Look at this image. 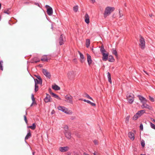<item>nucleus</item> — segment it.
I'll return each mask as SVG.
<instances>
[{
    "instance_id": "nucleus-31",
    "label": "nucleus",
    "mask_w": 155,
    "mask_h": 155,
    "mask_svg": "<svg viewBox=\"0 0 155 155\" xmlns=\"http://www.w3.org/2000/svg\"><path fill=\"white\" fill-rule=\"evenodd\" d=\"M90 40L89 39H86V46L87 48H88L89 47L90 45Z\"/></svg>"
},
{
    "instance_id": "nucleus-5",
    "label": "nucleus",
    "mask_w": 155,
    "mask_h": 155,
    "mask_svg": "<svg viewBox=\"0 0 155 155\" xmlns=\"http://www.w3.org/2000/svg\"><path fill=\"white\" fill-rule=\"evenodd\" d=\"M65 101H67L71 104H72V97L70 95H67L65 97Z\"/></svg>"
},
{
    "instance_id": "nucleus-19",
    "label": "nucleus",
    "mask_w": 155,
    "mask_h": 155,
    "mask_svg": "<svg viewBox=\"0 0 155 155\" xmlns=\"http://www.w3.org/2000/svg\"><path fill=\"white\" fill-rule=\"evenodd\" d=\"M31 99L32 101V104H31L30 105V107H32L33 104H36V103L35 101V99L34 97V95L33 94H31Z\"/></svg>"
},
{
    "instance_id": "nucleus-14",
    "label": "nucleus",
    "mask_w": 155,
    "mask_h": 155,
    "mask_svg": "<svg viewBox=\"0 0 155 155\" xmlns=\"http://www.w3.org/2000/svg\"><path fill=\"white\" fill-rule=\"evenodd\" d=\"M40 61V60L38 57H34L31 60L30 62L32 63H37Z\"/></svg>"
},
{
    "instance_id": "nucleus-20",
    "label": "nucleus",
    "mask_w": 155,
    "mask_h": 155,
    "mask_svg": "<svg viewBox=\"0 0 155 155\" xmlns=\"http://www.w3.org/2000/svg\"><path fill=\"white\" fill-rule=\"evenodd\" d=\"M108 60L110 62H114L115 59L114 58V57L112 55H109L108 57Z\"/></svg>"
},
{
    "instance_id": "nucleus-58",
    "label": "nucleus",
    "mask_w": 155,
    "mask_h": 155,
    "mask_svg": "<svg viewBox=\"0 0 155 155\" xmlns=\"http://www.w3.org/2000/svg\"><path fill=\"white\" fill-rule=\"evenodd\" d=\"M30 137V136H25V140H26L28 139Z\"/></svg>"
},
{
    "instance_id": "nucleus-16",
    "label": "nucleus",
    "mask_w": 155,
    "mask_h": 155,
    "mask_svg": "<svg viewBox=\"0 0 155 155\" xmlns=\"http://www.w3.org/2000/svg\"><path fill=\"white\" fill-rule=\"evenodd\" d=\"M58 108L59 110H61L66 114L68 113V112L65 110V107H64L59 106L58 107Z\"/></svg>"
},
{
    "instance_id": "nucleus-39",
    "label": "nucleus",
    "mask_w": 155,
    "mask_h": 155,
    "mask_svg": "<svg viewBox=\"0 0 155 155\" xmlns=\"http://www.w3.org/2000/svg\"><path fill=\"white\" fill-rule=\"evenodd\" d=\"M141 145L143 147H144L145 146V142L143 140H142L141 141Z\"/></svg>"
},
{
    "instance_id": "nucleus-26",
    "label": "nucleus",
    "mask_w": 155,
    "mask_h": 155,
    "mask_svg": "<svg viewBox=\"0 0 155 155\" xmlns=\"http://www.w3.org/2000/svg\"><path fill=\"white\" fill-rule=\"evenodd\" d=\"M137 113L140 116V117L142 114L145 113V110H139Z\"/></svg>"
},
{
    "instance_id": "nucleus-29",
    "label": "nucleus",
    "mask_w": 155,
    "mask_h": 155,
    "mask_svg": "<svg viewBox=\"0 0 155 155\" xmlns=\"http://www.w3.org/2000/svg\"><path fill=\"white\" fill-rule=\"evenodd\" d=\"M36 125L35 123L33 124L32 125L28 126V128H30L32 130H35L36 128Z\"/></svg>"
},
{
    "instance_id": "nucleus-12",
    "label": "nucleus",
    "mask_w": 155,
    "mask_h": 155,
    "mask_svg": "<svg viewBox=\"0 0 155 155\" xmlns=\"http://www.w3.org/2000/svg\"><path fill=\"white\" fill-rule=\"evenodd\" d=\"M87 61L88 64L89 66H90V65L91 64L92 61L91 59V55L88 53L87 54Z\"/></svg>"
},
{
    "instance_id": "nucleus-4",
    "label": "nucleus",
    "mask_w": 155,
    "mask_h": 155,
    "mask_svg": "<svg viewBox=\"0 0 155 155\" xmlns=\"http://www.w3.org/2000/svg\"><path fill=\"white\" fill-rule=\"evenodd\" d=\"M42 72L43 74L48 78L50 79L51 78V75L50 73L47 70L45 69H43Z\"/></svg>"
},
{
    "instance_id": "nucleus-35",
    "label": "nucleus",
    "mask_w": 155,
    "mask_h": 155,
    "mask_svg": "<svg viewBox=\"0 0 155 155\" xmlns=\"http://www.w3.org/2000/svg\"><path fill=\"white\" fill-rule=\"evenodd\" d=\"M44 101L46 103L52 101V100H50V99H48L47 96L44 99Z\"/></svg>"
},
{
    "instance_id": "nucleus-59",
    "label": "nucleus",
    "mask_w": 155,
    "mask_h": 155,
    "mask_svg": "<svg viewBox=\"0 0 155 155\" xmlns=\"http://www.w3.org/2000/svg\"><path fill=\"white\" fill-rule=\"evenodd\" d=\"M84 155H89L88 154L86 153H84Z\"/></svg>"
},
{
    "instance_id": "nucleus-43",
    "label": "nucleus",
    "mask_w": 155,
    "mask_h": 155,
    "mask_svg": "<svg viewBox=\"0 0 155 155\" xmlns=\"http://www.w3.org/2000/svg\"><path fill=\"white\" fill-rule=\"evenodd\" d=\"M149 100L152 102H154V98L151 97L150 96H149Z\"/></svg>"
},
{
    "instance_id": "nucleus-18",
    "label": "nucleus",
    "mask_w": 155,
    "mask_h": 155,
    "mask_svg": "<svg viewBox=\"0 0 155 155\" xmlns=\"http://www.w3.org/2000/svg\"><path fill=\"white\" fill-rule=\"evenodd\" d=\"M34 81L35 84H40V85H42V79H34Z\"/></svg>"
},
{
    "instance_id": "nucleus-34",
    "label": "nucleus",
    "mask_w": 155,
    "mask_h": 155,
    "mask_svg": "<svg viewBox=\"0 0 155 155\" xmlns=\"http://www.w3.org/2000/svg\"><path fill=\"white\" fill-rule=\"evenodd\" d=\"M11 9V8H8L7 10L5 9L4 10V13L5 14H7L8 15H9L10 13V12H9V10Z\"/></svg>"
},
{
    "instance_id": "nucleus-61",
    "label": "nucleus",
    "mask_w": 155,
    "mask_h": 155,
    "mask_svg": "<svg viewBox=\"0 0 155 155\" xmlns=\"http://www.w3.org/2000/svg\"><path fill=\"white\" fill-rule=\"evenodd\" d=\"M89 99H91V100H92V101H93V98L91 97H89Z\"/></svg>"
},
{
    "instance_id": "nucleus-24",
    "label": "nucleus",
    "mask_w": 155,
    "mask_h": 155,
    "mask_svg": "<svg viewBox=\"0 0 155 155\" xmlns=\"http://www.w3.org/2000/svg\"><path fill=\"white\" fill-rule=\"evenodd\" d=\"M51 95H52V96L54 98H56L59 100H61V98L59 96L56 94H54L53 93H51Z\"/></svg>"
},
{
    "instance_id": "nucleus-54",
    "label": "nucleus",
    "mask_w": 155,
    "mask_h": 155,
    "mask_svg": "<svg viewBox=\"0 0 155 155\" xmlns=\"http://www.w3.org/2000/svg\"><path fill=\"white\" fill-rule=\"evenodd\" d=\"M108 81L111 84V82H112V81H111V78H108Z\"/></svg>"
},
{
    "instance_id": "nucleus-30",
    "label": "nucleus",
    "mask_w": 155,
    "mask_h": 155,
    "mask_svg": "<svg viewBox=\"0 0 155 155\" xmlns=\"http://www.w3.org/2000/svg\"><path fill=\"white\" fill-rule=\"evenodd\" d=\"M136 135V131L135 130H133V132H130L128 133V136H132Z\"/></svg>"
},
{
    "instance_id": "nucleus-6",
    "label": "nucleus",
    "mask_w": 155,
    "mask_h": 155,
    "mask_svg": "<svg viewBox=\"0 0 155 155\" xmlns=\"http://www.w3.org/2000/svg\"><path fill=\"white\" fill-rule=\"evenodd\" d=\"M147 102H145V103H143L142 104V105L141 106V107L142 108H146L147 109L149 110H152V107L150 106L149 105L147 104H146Z\"/></svg>"
},
{
    "instance_id": "nucleus-11",
    "label": "nucleus",
    "mask_w": 155,
    "mask_h": 155,
    "mask_svg": "<svg viewBox=\"0 0 155 155\" xmlns=\"http://www.w3.org/2000/svg\"><path fill=\"white\" fill-rule=\"evenodd\" d=\"M102 55V60L104 61H106L108 60V57L109 56V53L107 52L104 53Z\"/></svg>"
},
{
    "instance_id": "nucleus-48",
    "label": "nucleus",
    "mask_w": 155,
    "mask_h": 155,
    "mask_svg": "<svg viewBox=\"0 0 155 155\" xmlns=\"http://www.w3.org/2000/svg\"><path fill=\"white\" fill-rule=\"evenodd\" d=\"M46 94V96H47V97H48V99H50V100H51V96H50V95H49L48 94Z\"/></svg>"
},
{
    "instance_id": "nucleus-36",
    "label": "nucleus",
    "mask_w": 155,
    "mask_h": 155,
    "mask_svg": "<svg viewBox=\"0 0 155 155\" xmlns=\"http://www.w3.org/2000/svg\"><path fill=\"white\" fill-rule=\"evenodd\" d=\"M78 7L77 5L74 6L73 8V10L74 12H78Z\"/></svg>"
},
{
    "instance_id": "nucleus-44",
    "label": "nucleus",
    "mask_w": 155,
    "mask_h": 155,
    "mask_svg": "<svg viewBox=\"0 0 155 155\" xmlns=\"http://www.w3.org/2000/svg\"><path fill=\"white\" fill-rule=\"evenodd\" d=\"M26 136H31V131L29 130H28V133Z\"/></svg>"
},
{
    "instance_id": "nucleus-64",
    "label": "nucleus",
    "mask_w": 155,
    "mask_h": 155,
    "mask_svg": "<svg viewBox=\"0 0 155 155\" xmlns=\"http://www.w3.org/2000/svg\"><path fill=\"white\" fill-rule=\"evenodd\" d=\"M1 6H2L1 4L0 3V8H1Z\"/></svg>"
},
{
    "instance_id": "nucleus-2",
    "label": "nucleus",
    "mask_w": 155,
    "mask_h": 155,
    "mask_svg": "<svg viewBox=\"0 0 155 155\" xmlns=\"http://www.w3.org/2000/svg\"><path fill=\"white\" fill-rule=\"evenodd\" d=\"M140 39L139 40L140 43L139 44V45L142 49H143L145 47V40L143 37L140 35Z\"/></svg>"
},
{
    "instance_id": "nucleus-52",
    "label": "nucleus",
    "mask_w": 155,
    "mask_h": 155,
    "mask_svg": "<svg viewBox=\"0 0 155 155\" xmlns=\"http://www.w3.org/2000/svg\"><path fill=\"white\" fill-rule=\"evenodd\" d=\"M85 94L86 95L85 97L89 99V97H90V96L88 94H87V93H85Z\"/></svg>"
},
{
    "instance_id": "nucleus-1",
    "label": "nucleus",
    "mask_w": 155,
    "mask_h": 155,
    "mask_svg": "<svg viewBox=\"0 0 155 155\" xmlns=\"http://www.w3.org/2000/svg\"><path fill=\"white\" fill-rule=\"evenodd\" d=\"M115 9L114 7H107L105 10L104 13V17L106 18L107 15H109L111 12H113Z\"/></svg>"
},
{
    "instance_id": "nucleus-62",
    "label": "nucleus",
    "mask_w": 155,
    "mask_h": 155,
    "mask_svg": "<svg viewBox=\"0 0 155 155\" xmlns=\"http://www.w3.org/2000/svg\"><path fill=\"white\" fill-rule=\"evenodd\" d=\"M84 100V99H83L82 98H80L79 99V100H81V101H83V100Z\"/></svg>"
},
{
    "instance_id": "nucleus-57",
    "label": "nucleus",
    "mask_w": 155,
    "mask_h": 155,
    "mask_svg": "<svg viewBox=\"0 0 155 155\" xmlns=\"http://www.w3.org/2000/svg\"><path fill=\"white\" fill-rule=\"evenodd\" d=\"M66 137L69 140L71 139V136H66Z\"/></svg>"
},
{
    "instance_id": "nucleus-56",
    "label": "nucleus",
    "mask_w": 155,
    "mask_h": 155,
    "mask_svg": "<svg viewBox=\"0 0 155 155\" xmlns=\"http://www.w3.org/2000/svg\"><path fill=\"white\" fill-rule=\"evenodd\" d=\"M55 113V111L54 110H53L51 111V114H53Z\"/></svg>"
},
{
    "instance_id": "nucleus-45",
    "label": "nucleus",
    "mask_w": 155,
    "mask_h": 155,
    "mask_svg": "<svg viewBox=\"0 0 155 155\" xmlns=\"http://www.w3.org/2000/svg\"><path fill=\"white\" fill-rule=\"evenodd\" d=\"M34 76L37 78V79H42L41 77L39 75H34Z\"/></svg>"
},
{
    "instance_id": "nucleus-50",
    "label": "nucleus",
    "mask_w": 155,
    "mask_h": 155,
    "mask_svg": "<svg viewBox=\"0 0 155 155\" xmlns=\"http://www.w3.org/2000/svg\"><path fill=\"white\" fill-rule=\"evenodd\" d=\"M94 143L95 145H97L98 144V142L97 140H94Z\"/></svg>"
},
{
    "instance_id": "nucleus-7",
    "label": "nucleus",
    "mask_w": 155,
    "mask_h": 155,
    "mask_svg": "<svg viewBox=\"0 0 155 155\" xmlns=\"http://www.w3.org/2000/svg\"><path fill=\"white\" fill-rule=\"evenodd\" d=\"M137 97H138L140 100L142 104L144 103H145V102H147V100L145 98L141 95H137Z\"/></svg>"
},
{
    "instance_id": "nucleus-33",
    "label": "nucleus",
    "mask_w": 155,
    "mask_h": 155,
    "mask_svg": "<svg viewBox=\"0 0 155 155\" xmlns=\"http://www.w3.org/2000/svg\"><path fill=\"white\" fill-rule=\"evenodd\" d=\"M112 52L113 54H114L115 55L116 58H117L118 57V54L116 50L114 49L113 48Z\"/></svg>"
},
{
    "instance_id": "nucleus-17",
    "label": "nucleus",
    "mask_w": 155,
    "mask_h": 155,
    "mask_svg": "<svg viewBox=\"0 0 155 155\" xmlns=\"http://www.w3.org/2000/svg\"><path fill=\"white\" fill-rule=\"evenodd\" d=\"M85 19L84 21L87 24H88L89 22V17L88 15V14L86 13L85 15Z\"/></svg>"
},
{
    "instance_id": "nucleus-28",
    "label": "nucleus",
    "mask_w": 155,
    "mask_h": 155,
    "mask_svg": "<svg viewBox=\"0 0 155 155\" xmlns=\"http://www.w3.org/2000/svg\"><path fill=\"white\" fill-rule=\"evenodd\" d=\"M41 60L43 61H48V59L47 57V55H44L41 59Z\"/></svg>"
},
{
    "instance_id": "nucleus-32",
    "label": "nucleus",
    "mask_w": 155,
    "mask_h": 155,
    "mask_svg": "<svg viewBox=\"0 0 155 155\" xmlns=\"http://www.w3.org/2000/svg\"><path fill=\"white\" fill-rule=\"evenodd\" d=\"M127 99L128 102L130 104H132L134 101V97H130Z\"/></svg>"
},
{
    "instance_id": "nucleus-25",
    "label": "nucleus",
    "mask_w": 155,
    "mask_h": 155,
    "mask_svg": "<svg viewBox=\"0 0 155 155\" xmlns=\"http://www.w3.org/2000/svg\"><path fill=\"white\" fill-rule=\"evenodd\" d=\"M52 88L53 89H54L55 91H58L60 90V87L57 85L52 86Z\"/></svg>"
},
{
    "instance_id": "nucleus-38",
    "label": "nucleus",
    "mask_w": 155,
    "mask_h": 155,
    "mask_svg": "<svg viewBox=\"0 0 155 155\" xmlns=\"http://www.w3.org/2000/svg\"><path fill=\"white\" fill-rule=\"evenodd\" d=\"M38 90V86L37 84H35V92H37Z\"/></svg>"
},
{
    "instance_id": "nucleus-49",
    "label": "nucleus",
    "mask_w": 155,
    "mask_h": 155,
    "mask_svg": "<svg viewBox=\"0 0 155 155\" xmlns=\"http://www.w3.org/2000/svg\"><path fill=\"white\" fill-rule=\"evenodd\" d=\"M130 138L132 140H134L135 138V136H129Z\"/></svg>"
},
{
    "instance_id": "nucleus-9",
    "label": "nucleus",
    "mask_w": 155,
    "mask_h": 155,
    "mask_svg": "<svg viewBox=\"0 0 155 155\" xmlns=\"http://www.w3.org/2000/svg\"><path fill=\"white\" fill-rule=\"evenodd\" d=\"M68 75V78L71 80L74 77V72L73 71L69 72Z\"/></svg>"
},
{
    "instance_id": "nucleus-21",
    "label": "nucleus",
    "mask_w": 155,
    "mask_h": 155,
    "mask_svg": "<svg viewBox=\"0 0 155 155\" xmlns=\"http://www.w3.org/2000/svg\"><path fill=\"white\" fill-rule=\"evenodd\" d=\"M100 50L102 54L105 53V52H107L106 50L104 48V47L103 45H102L101 46L100 48Z\"/></svg>"
},
{
    "instance_id": "nucleus-13",
    "label": "nucleus",
    "mask_w": 155,
    "mask_h": 155,
    "mask_svg": "<svg viewBox=\"0 0 155 155\" xmlns=\"http://www.w3.org/2000/svg\"><path fill=\"white\" fill-rule=\"evenodd\" d=\"M78 52L80 55V59L81 62L82 63H83L84 62L85 60V58L84 57L83 54L81 53L80 51H78Z\"/></svg>"
},
{
    "instance_id": "nucleus-53",
    "label": "nucleus",
    "mask_w": 155,
    "mask_h": 155,
    "mask_svg": "<svg viewBox=\"0 0 155 155\" xmlns=\"http://www.w3.org/2000/svg\"><path fill=\"white\" fill-rule=\"evenodd\" d=\"M35 4L36 5H37L39 7H40V5H39V4L38 3L35 2Z\"/></svg>"
},
{
    "instance_id": "nucleus-63",
    "label": "nucleus",
    "mask_w": 155,
    "mask_h": 155,
    "mask_svg": "<svg viewBox=\"0 0 155 155\" xmlns=\"http://www.w3.org/2000/svg\"><path fill=\"white\" fill-rule=\"evenodd\" d=\"M124 6L125 7H127V5H126V3H124Z\"/></svg>"
},
{
    "instance_id": "nucleus-47",
    "label": "nucleus",
    "mask_w": 155,
    "mask_h": 155,
    "mask_svg": "<svg viewBox=\"0 0 155 155\" xmlns=\"http://www.w3.org/2000/svg\"><path fill=\"white\" fill-rule=\"evenodd\" d=\"M140 129L141 130H143V125L142 124H140Z\"/></svg>"
},
{
    "instance_id": "nucleus-51",
    "label": "nucleus",
    "mask_w": 155,
    "mask_h": 155,
    "mask_svg": "<svg viewBox=\"0 0 155 155\" xmlns=\"http://www.w3.org/2000/svg\"><path fill=\"white\" fill-rule=\"evenodd\" d=\"M30 3H31V2H24V4H25L28 5Z\"/></svg>"
},
{
    "instance_id": "nucleus-40",
    "label": "nucleus",
    "mask_w": 155,
    "mask_h": 155,
    "mask_svg": "<svg viewBox=\"0 0 155 155\" xmlns=\"http://www.w3.org/2000/svg\"><path fill=\"white\" fill-rule=\"evenodd\" d=\"M130 117V116L128 115L126 118L125 122L127 123H128Z\"/></svg>"
},
{
    "instance_id": "nucleus-55",
    "label": "nucleus",
    "mask_w": 155,
    "mask_h": 155,
    "mask_svg": "<svg viewBox=\"0 0 155 155\" xmlns=\"http://www.w3.org/2000/svg\"><path fill=\"white\" fill-rule=\"evenodd\" d=\"M48 91H49V93L51 95V93H53V92H52L51 90V89L49 88Z\"/></svg>"
},
{
    "instance_id": "nucleus-42",
    "label": "nucleus",
    "mask_w": 155,
    "mask_h": 155,
    "mask_svg": "<svg viewBox=\"0 0 155 155\" xmlns=\"http://www.w3.org/2000/svg\"><path fill=\"white\" fill-rule=\"evenodd\" d=\"M24 120L25 121L26 123L27 124H28V120H27V117H26V115H24Z\"/></svg>"
},
{
    "instance_id": "nucleus-22",
    "label": "nucleus",
    "mask_w": 155,
    "mask_h": 155,
    "mask_svg": "<svg viewBox=\"0 0 155 155\" xmlns=\"http://www.w3.org/2000/svg\"><path fill=\"white\" fill-rule=\"evenodd\" d=\"M83 101H84V102H87L88 104H90L92 106H96L95 104L94 103L91 102L89 100H87L86 99H84V100H83Z\"/></svg>"
},
{
    "instance_id": "nucleus-60",
    "label": "nucleus",
    "mask_w": 155,
    "mask_h": 155,
    "mask_svg": "<svg viewBox=\"0 0 155 155\" xmlns=\"http://www.w3.org/2000/svg\"><path fill=\"white\" fill-rule=\"evenodd\" d=\"M143 71L146 74L148 75V74L146 72V71H145L144 70H143Z\"/></svg>"
},
{
    "instance_id": "nucleus-37",
    "label": "nucleus",
    "mask_w": 155,
    "mask_h": 155,
    "mask_svg": "<svg viewBox=\"0 0 155 155\" xmlns=\"http://www.w3.org/2000/svg\"><path fill=\"white\" fill-rule=\"evenodd\" d=\"M3 61L2 60L0 61V69L2 70H3V68L2 65L3 64Z\"/></svg>"
},
{
    "instance_id": "nucleus-23",
    "label": "nucleus",
    "mask_w": 155,
    "mask_h": 155,
    "mask_svg": "<svg viewBox=\"0 0 155 155\" xmlns=\"http://www.w3.org/2000/svg\"><path fill=\"white\" fill-rule=\"evenodd\" d=\"M140 117L137 114V113H136L133 116L132 118V119L133 120H135L138 119Z\"/></svg>"
},
{
    "instance_id": "nucleus-10",
    "label": "nucleus",
    "mask_w": 155,
    "mask_h": 155,
    "mask_svg": "<svg viewBox=\"0 0 155 155\" xmlns=\"http://www.w3.org/2000/svg\"><path fill=\"white\" fill-rule=\"evenodd\" d=\"M64 128L65 130V132H64V134L65 136L68 135V136H71V133L69 132V131H68V127L67 125H65Z\"/></svg>"
},
{
    "instance_id": "nucleus-15",
    "label": "nucleus",
    "mask_w": 155,
    "mask_h": 155,
    "mask_svg": "<svg viewBox=\"0 0 155 155\" xmlns=\"http://www.w3.org/2000/svg\"><path fill=\"white\" fill-rule=\"evenodd\" d=\"M63 34H61L60 35V36L59 38V43L60 45H62L64 43V41L63 40Z\"/></svg>"
},
{
    "instance_id": "nucleus-46",
    "label": "nucleus",
    "mask_w": 155,
    "mask_h": 155,
    "mask_svg": "<svg viewBox=\"0 0 155 155\" xmlns=\"http://www.w3.org/2000/svg\"><path fill=\"white\" fill-rule=\"evenodd\" d=\"M107 78H111L110 74L109 72H108L107 73Z\"/></svg>"
},
{
    "instance_id": "nucleus-27",
    "label": "nucleus",
    "mask_w": 155,
    "mask_h": 155,
    "mask_svg": "<svg viewBox=\"0 0 155 155\" xmlns=\"http://www.w3.org/2000/svg\"><path fill=\"white\" fill-rule=\"evenodd\" d=\"M126 97L127 98H130V97H134V95L132 93H130L127 92V93Z\"/></svg>"
},
{
    "instance_id": "nucleus-41",
    "label": "nucleus",
    "mask_w": 155,
    "mask_h": 155,
    "mask_svg": "<svg viewBox=\"0 0 155 155\" xmlns=\"http://www.w3.org/2000/svg\"><path fill=\"white\" fill-rule=\"evenodd\" d=\"M150 125L151 127L154 129H155V125L152 122H150Z\"/></svg>"
},
{
    "instance_id": "nucleus-3",
    "label": "nucleus",
    "mask_w": 155,
    "mask_h": 155,
    "mask_svg": "<svg viewBox=\"0 0 155 155\" xmlns=\"http://www.w3.org/2000/svg\"><path fill=\"white\" fill-rule=\"evenodd\" d=\"M45 7L47 9V12L48 15L49 16L52 15L53 13L52 8L48 5H46Z\"/></svg>"
},
{
    "instance_id": "nucleus-8",
    "label": "nucleus",
    "mask_w": 155,
    "mask_h": 155,
    "mask_svg": "<svg viewBox=\"0 0 155 155\" xmlns=\"http://www.w3.org/2000/svg\"><path fill=\"white\" fill-rule=\"evenodd\" d=\"M69 149V147L68 146L61 147L59 148V150L61 152H64L68 151Z\"/></svg>"
}]
</instances>
